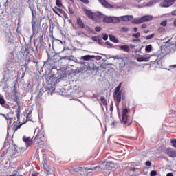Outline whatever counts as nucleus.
<instances>
[{"instance_id":"nucleus-27","label":"nucleus","mask_w":176,"mask_h":176,"mask_svg":"<svg viewBox=\"0 0 176 176\" xmlns=\"http://www.w3.org/2000/svg\"><path fill=\"white\" fill-rule=\"evenodd\" d=\"M72 58H74V56H65L60 57L59 61H63V60H65V61H71L72 60Z\"/></svg>"},{"instance_id":"nucleus-20","label":"nucleus","mask_w":176,"mask_h":176,"mask_svg":"<svg viewBox=\"0 0 176 176\" xmlns=\"http://www.w3.org/2000/svg\"><path fill=\"white\" fill-rule=\"evenodd\" d=\"M119 49L125 53H129V52H130V47L129 45H120Z\"/></svg>"},{"instance_id":"nucleus-25","label":"nucleus","mask_w":176,"mask_h":176,"mask_svg":"<svg viewBox=\"0 0 176 176\" xmlns=\"http://www.w3.org/2000/svg\"><path fill=\"white\" fill-rule=\"evenodd\" d=\"M80 60H84V61H89V60H91V58H94V55H85L81 56Z\"/></svg>"},{"instance_id":"nucleus-15","label":"nucleus","mask_w":176,"mask_h":176,"mask_svg":"<svg viewBox=\"0 0 176 176\" xmlns=\"http://www.w3.org/2000/svg\"><path fill=\"white\" fill-rule=\"evenodd\" d=\"M98 167V166H91V167H85V170L88 173V174H91V173H94V171H101V170L96 169Z\"/></svg>"},{"instance_id":"nucleus-51","label":"nucleus","mask_w":176,"mask_h":176,"mask_svg":"<svg viewBox=\"0 0 176 176\" xmlns=\"http://www.w3.org/2000/svg\"><path fill=\"white\" fill-rule=\"evenodd\" d=\"M68 9L69 14H74L75 13V11H74V10L71 8V7H68Z\"/></svg>"},{"instance_id":"nucleus-52","label":"nucleus","mask_w":176,"mask_h":176,"mask_svg":"<svg viewBox=\"0 0 176 176\" xmlns=\"http://www.w3.org/2000/svg\"><path fill=\"white\" fill-rule=\"evenodd\" d=\"M171 144L174 148H176V139H173L171 140Z\"/></svg>"},{"instance_id":"nucleus-12","label":"nucleus","mask_w":176,"mask_h":176,"mask_svg":"<svg viewBox=\"0 0 176 176\" xmlns=\"http://www.w3.org/2000/svg\"><path fill=\"white\" fill-rule=\"evenodd\" d=\"M165 153L169 156V157H176V150L171 148H168L165 150Z\"/></svg>"},{"instance_id":"nucleus-32","label":"nucleus","mask_w":176,"mask_h":176,"mask_svg":"<svg viewBox=\"0 0 176 176\" xmlns=\"http://www.w3.org/2000/svg\"><path fill=\"white\" fill-rule=\"evenodd\" d=\"M152 49H153V47H152V45L150 44L146 45L145 47L146 53H151L152 52Z\"/></svg>"},{"instance_id":"nucleus-30","label":"nucleus","mask_w":176,"mask_h":176,"mask_svg":"<svg viewBox=\"0 0 176 176\" xmlns=\"http://www.w3.org/2000/svg\"><path fill=\"white\" fill-rule=\"evenodd\" d=\"M155 56H157V58L155 60V63H157L158 65H160V64H162V58H163V57L162 56V55L157 54H155Z\"/></svg>"},{"instance_id":"nucleus-47","label":"nucleus","mask_w":176,"mask_h":176,"mask_svg":"<svg viewBox=\"0 0 176 176\" xmlns=\"http://www.w3.org/2000/svg\"><path fill=\"white\" fill-rule=\"evenodd\" d=\"M151 176H156L157 175V171L156 170H151L150 173Z\"/></svg>"},{"instance_id":"nucleus-13","label":"nucleus","mask_w":176,"mask_h":176,"mask_svg":"<svg viewBox=\"0 0 176 176\" xmlns=\"http://www.w3.org/2000/svg\"><path fill=\"white\" fill-rule=\"evenodd\" d=\"M171 5H174V0H164V1L160 3V7L168 8L171 6Z\"/></svg>"},{"instance_id":"nucleus-36","label":"nucleus","mask_w":176,"mask_h":176,"mask_svg":"<svg viewBox=\"0 0 176 176\" xmlns=\"http://www.w3.org/2000/svg\"><path fill=\"white\" fill-rule=\"evenodd\" d=\"M14 102H16L17 105H20V98L19 97V95H14Z\"/></svg>"},{"instance_id":"nucleus-50","label":"nucleus","mask_w":176,"mask_h":176,"mask_svg":"<svg viewBox=\"0 0 176 176\" xmlns=\"http://www.w3.org/2000/svg\"><path fill=\"white\" fill-rule=\"evenodd\" d=\"M89 69L92 71H98V67L97 66H93V67H89Z\"/></svg>"},{"instance_id":"nucleus-54","label":"nucleus","mask_w":176,"mask_h":176,"mask_svg":"<svg viewBox=\"0 0 176 176\" xmlns=\"http://www.w3.org/2000/svg\"><path fill=\"white\" fill-rule=\"evenodd\" d=\"M98 44L100 45L101 46H102V45H104V41H102V38H99V39L98 40Z\"/></svg>"},{"instance_id":"nucleus-31","label":"nucleus","mask_w":176,"mask_h":176,"mask_svg":"<svg viewBox=\"0 0 176 176\" xmlns=\"http://www.w3.org/2000/svg\"><path fill=\"white\" fill-rule=\"evenodd\" d=\"M25 123H27V122H22L21 124L17 125V124H15L13 127V130L14 131H17L19 130V129H21V126H23V124H25Z\"/></svg>"},{"instance_id":"nucleus-43","label":"nucleus","mask_w":176,"mask_h":176,"mask_svg":"<svg viewBox=\"0 0 176 176\" xmlns=\"http://www.w3.org/2000/svg\"><path fill=\"white\" fill-rule=\"evenodd\" d=\"M155 36V33H153L148 36H146L145 37V38L147 40V41H149V39H152V38H153Z\"/></svg>"},{"instance_id":"nucleus-19","label":"nucleus","mask_w":176,"mask_h":176,"mask_svg":"<svg viewBox=\"0 0 176 176\" xmlns=\"http://www.w3.org/2000/svg\"><path fill=\"white\" fill-rule=\"evenodd\" d=\"M23 141L24 142H25V146L26 148H30V146H31L32 142L31 141V138H27L25 136L23 137Z\"/></svg>"},{"instance_id":"nucleus-26","label":"nucleus","mask_w":176,"mask_h":176,"mask_svg":"<svg viewBox=\"0 0 176 176\" xmlns=\"http://www.w3.org/2000/svg\"><path fill=\"white\" fill-rule=\"evenodd\" d=\"M109 40L114 43H119V39L116 38L113 34L109 35Z\"/></svg>"},{"instance_id":"nucleus-55","label":"nucleus","mask_w":176,"mask_h":176,"mask_svg":"<svg viewBox=\"0 0 176 176\" xmlns=\"http://www.w3.org/2000/svg\"><path fill=\"white\" fill-rule=\"evenodd\" d=\"M122 31H123V32H127V31H129V28L124 26L122 28Z\"/></svg>"},{"instance_id":"nucleus-7","label":"nucleus","mask_w":176,"mask_h":176,"mask_svg":"<svg viewBox=\"0 0 176 176\" xmlns=\"http://www.w3.org/2000/svg\"><path fill=\"white\" fill-rule=\"evenodd\" d=\"M31 63V58H28V60L25 61V64L22 65V76L21 79H23V78L25 76V74H28L30 72V67L28 65Z\"/></svg>"},{"instance_id":"nucleus-63","label":"nucleus","mask_w":176,"mask_h":176,"mask_svg":"<svg viewBox=\"0 0 176 176\" xmlns=\"http://www.w3.org/2000/svg\"><path fill=\"white\" fill-rule=\"evenodd\" d=\"M145 164L146 166H150L152 165V162H151V161H146Z\"/></svg>"},{"instance_id":"nucleus-42","label":"nucleus","mask_w":176,"mask_h":176,"mask_svg":"<svg viewBox=\"0 0 176 176\" xmlns=\"http://www.w3.org/2000/svg\"><path fill=\"white\" fill-rule=\"evenodd\" d=\"M0 105H5V98L0 96Z\"/></svg>"},{"instance_id":"nucleus-24","label":"nucleus","mask_w":176,"mask_h":176,"mask_svg":"<svg viewBox=\"0 0 176 176\" xmlns=\"http://www.w3.org/2000/svg\"><path fill=\"white\" fill-rule=\"evenodd\" d=\"M29 58L31 59L30 63H34V64H36L35 67H36L37 68L39 67V60H38V58H33L32 59V55L30 54L29 56Z\"/></svg>"},{"instance_id":"nucleus-10","label":"nucleus","mask_w":176,"mask_h":176,"mask_svg":"<svg viewBox=\"0 0 176 176\" xmlns=\"http://www.w3.org/2000/svg\"><path fill=\"white\" fill-rule=\"evenodd\" d=\"M43 167L47 171V174H53V169L47 166V160L45 159V155H43Z\"/></svg>"},{"instance_id":"nucleus-61","label":"nucleus","mask_w":176,"mask_h":176,"mask_svg":"<svg viewBox=\"0 0 176 176\" xmlns=\"http://www.w3.org/2000/svg\"><path fill=\"white\" fill-rule=\"evenodd\" d=\"M144 47V46H142L140 48L137 49L135 50V53H141V50H142V48Z\"/></svg>"},{"instance_id":"nucleus-48","label":"nucleus","mask_w":176,"mask_h":176,"mask_svg":"<svg viewBox=\"0 0 176 176\" xmlns=\"http://www.w3.org/2000/svg\"><path fill=\"white\" fill-rule=\"evenodd\" d=\"M160 25H162V27H166V25H167V20H164L161 22Z\"/></svg>"},{"instance_id":"nucleus-44","label":"nucleus","mask_w":176,"mask_h":176,"mask_svg":"<svg viewBox=\"0 0 176 176\" xmlns=\"http://www.w3.org/2000/svg\"><path fill=\"white\" fill-rule=\"evenodd\" d=\"M109 58H114V60H123V58L120 57L119 56H112Z\"/></svg>"},{"instance_id":"nucleus-1","label":"nucleus","mask_w":176,"mask_h":176,"mask_svg":"<svg viewBox=\"0 0 176 176\" xmlns=\"http://www.w3.org/2000/svg\"><path fill=\"white\" fill-rule=\"evenodd\" d=\"M83 12L87 15L88 19H91V20H94V21H96L97 19H99L100 20L103 19V23H107V24H111V23H113V24H118V23H120V17L108 16L100 11L93 12L90 10L83 8Z\"/></svg>"},{"instance_id":"nucleus-9","label":"nucleus","mask_w":176,"mask_h":176,"mask_svg":"<svg viewBox=\"0 0 176 176\" xmlns=\"http://www.w3.org/2000/svg\"><path fill=\"white\" fill-rule=\"evenodd\" d=\"M6 42L8 46L14 45L13 38L12 37V33L10 32V29H8L7 32H6Z\"/></svg>"},{"instance_id":"nucleus-40","label":"nucleus","mask_w":176,"mask_h":176,"mask_svg":"<svg viewBox=\"0 0 176 176\" xmlns=\"http://www.w3.org/2000/svg\"><path fill=\"white\" fill-rule=\"evenodd\" d=\"M56 6H58V8H62L63 3L61 2L60 0H56Z\"/></svg>"},{"instance_id":"nucleus-41","label":"nucleus","mask_w":176,"mask_h":176,"mask_svg":"<svg viewBox=\"0 0 176 176\" xmlns=\"http://www.w3.org/2000/svg\"><path fill=\"white\" fill-rule=\"evenodd\" d=\"M102 38L103 41H108V34L107 33L102 34Z\"/></svg>"},{"instance_id":"nucleus-28","label":"nucleus","mask_w":176,"mask_h":176,"mask_svg":"<svg viewBox=\"0 0 176 176\" xmlns=\"http://www.w3.org/2000/svg\"><path fill=\"white\" fill-rule=\"evenodd\" d=\"M43 40H38V45L36 47V50H41L43 47Z\"/></svg>"},{"instance_id":"nucleus-22","label":"nucleus","mask_w":176,"mask_h":176,"mask_svg":"<svg viewBox=\"0 0 176 176\" xmlns=\"http://www.w3.org/2000/svg\"><path fill=\"white\" fill-rule=\"evenodd\" d=\"M149 58H151V56H148V57L140 56V57H138L136 60L139 63H144V62L149 61Z\"/></svg>"},{"instance_id":"nucleus-62","label":"nucleus","mask_w":176,"mask_h":176,"mask_svg":"<svg viewBox=\"0 0 176 176\" xmlns=\"http://www.w3.org/2000/svg\"><path fill=\"white\" fill-rule=\"evenodd\" d=\"M105 45H107V46H113V44L109 41H106Z\"/></svg>"},{"instance_id":"nucleus-49","label":"nucleus","mask_w":176,"mask_h":176,"mask_svg":"<svg viewBox=\"0 0 176 176\" xmlns=\"http://www.w3.org/2000/svg\"><path fill=\"white\" fill-rule=\"evenodd\" d=\"M149 169V167H146L144 170H143V173L144 174V175H148V170Z\"/></svg>"},{"instance_id":"nucleus-33","label":"nucleus","mask_w":176,"mask_h":176,"mask_svg":"<svg viewBox=\"0 0 176 176\" xmlns=\"http://www.w3.org/2000/svg\"><path fill=\"white\" fill-rule=\"evenodd\" d=\"M20 105H18V108L16 109V118H17V120L18 122H19L20 123Z\"/></svg>"},{"instance_id":"nucleus-8","label":"nucleus","mask_w":176,"mask_h":176,"mask_svg":"<svg viewBox=\"0 0 176 176\" xmlns=\"http://www.w3.org/2000/svg\"><path fill=\"white\" fill-rule=\"evenodd\" d=\"M100 3L106 9H119V6L117 5L111 4L107 1V0H98Z\"/></svg>"},{"instance_id":"nucleus-46","label":"nucleus","mask_w":176,"mask_h":176,"mask_svg":"<svg viewBox=\"0 0 176 176\" xmlns=\"http://www.w3.org/2000/svg\"><path fill=\"white\" fill-rule=\"evenodd\" d=\"M32 19H36V10H32Z\"/></svg>"},{"instance_id":"nucleus-60","label":"nucleus","mask_w":176,"mask_h":176,"mask_svg":"<svg viewBox=\"0 0 176 176\" xmlns=\"http://www.w3.org/2000/svg\"><path fill=\"white\" fill-rule=\"evenodd\" d=\"M80 1L82 3H85V5H88V3H89V0H80Z\"/></svg>"},{"instance_id":"nucleus-17","label":"nucleus","mask_w":176,"mask_h":176,"mask_svg":"<svg viewBox=\"0 0 176 176\" xmlns=\"http://www.w3.org/2000/svg\"><path fill=\"white\" fill-rule=\"evenodd\" d=\"M113 97L115 100L117 101V104H120L122 101V91L116 94L114 93Z\"/></svg>"},{"instance_id":"nucleus-16","label":"nucleus","mask_w":176,"mask_h":176,"mask_svg":"<svg viewBox=\"0 0 176 176\" xmlns=\"http://www.w3.org/2000/svg\"><path fill=\"white\" fill-rule=\"evenodd\" d=\"M25 52H26V53L28 54H29L31 52H32V53H35V49H34V47H32L31 43H28L25 45Z\"/></svg>"},{"instance_id":"nucleus-4","label":"nucleus","mask_w":176,"mask_h":176,"mask_svg":"<svg viewBox=\"0 0 176 176\" xmlns=\"http://www.w3.org/2000/svg\"><path fill=\"white\" fill-rule=\"evenodd\" d=\"M153 19L152 15H144L140 18H135L132 21L133 24H141L142 23H146V21H151Z\"/></svg>"},{"instance_id":"nucleus-5","label":"nucleus","mask_w":176,"mask_h":176,"mask_svg":"<svg viewBox=\"0 0 176 176\" xmlns=\"http://www.w3.org/2000/svg\"><path fill=\"white\" fill-rule=\"evenodd\" d=\"M162 50H164L165 54H170L176 52V47L174 45H170V40L165 43V45L162 47Z\"/></svg>"},{"instance_id":"nucleus-3","label":"nucleus","mask_w":176,"mask_h":176,"mask_svg":"<svg viewBox=\"0 0 176 176\" xmlns=\"http://www.w3.org/2000/svg\"><path fill=\"white\" fill-rule=\"evenodd\" d=\"M129 112V111L127 108L122 109L121 123L124 124V126H130L133 123V119H129V117H127Z\"/></svg>"},{"instance_id":"nucleus-34","label":"nucleus","mask_w":176,"mask_h":176,"mask_svg":"<svg viewBox=\"0 0 176 176\" xmlns=\"http://www.w3.org/2000/svg\"><path fill=\"white\" fill-rule=\"evenodd\" d=\"M100 100H101V102L102 103V104L104 107H107L108 105V102H107V99H105V97L101 96L100 97Z\"/></svg>"},{"instance_id":"nucleus-53","label":"nucleus","mask_w":176,"mask_h":176,"mask_svg":"<svg viewBox=\"0 0 176 176\" xmlns=\"http://www.w3.org/2000/svg\"><path fill=\"white\" fill-rule=\"evenodd\" d=\"M113 101H111L110 104V112H113Z\"/></svg>"},{"instance_id":"nucleus-23","label":"nucleus","mask_w":176,"mask_h":176,"mask_svg":"<svg viewBox=\"0 0 176 176\" xmlns=\"http://www.w3.org/2000/svg\"><path fill=\"white\" fill-rule=\"evenodd\" d=\"M77 25L80 27V28H85L86 25H85V23H83V21H82L81 18H78L76 21Z\"/></svg>"},{"instance_id":"nucleus-45","label":"nucleus","mask_w":176,"mask_h":176,"mask_svg":"<svg viewBox=\"0 0 176 176\" xmlns=\"http://www.w3.org/2000/svg\"><path fill=\"white\" fill-rule=\"evenodd\" d=\"M132 36H133V38H140V36H141V33H140V32L133 33V34H132Z\"/></svg>"},{"instance_id":"nucleus-11","label":"nucleus","mask_w":176,"mask_h":176,"mask_svg":"<svg viewBox=\"0 0 176 176\" xmlns=\"http://www.w3.org/2000/svg\"><path fill=\"white\" fill-rule=\"evenodd\" d=\"M33 141L34 142H37V144H41V142H43L45 141V136L39 134V131L37 132V135L35 136V138H32Z\"/></svg>"},{"instance_id":"nucleus-56","label":"nucleus","mask_w":176,"mask_h":176,"mask_svg":"<svg viewBox=\"0 0 176 176\" xmlns=\"http://www.w3.org/2000/svg\"><path fill=\"white\" fill-rule=\"evenodd\" d=\"M99 38H99V37H97V36H92V37H91L92 41H94V42L98 41V39H99Z\"/></svg>"},{"instance_id":"nucleus-37","label":"nucleus","mask_w":176,"mask_h":176,"mask_svg":"<svg viewBox=\"0 0 176 176\" xmlns=\"http://www.w3.org/2000/svg\"><path fill=\"white\" fill-rule=\"evenodd\" d=\"M85 30L87 31V32H89V34L94 33V30L91 29V28H90L89 25L85 26Z\"/></svg>"},{"instance_id":"nucleus-64","label":"nucleus","mask_w":176,"mask_h":176,"mask_svg":"<svg viewBox=\"0 0 176 176\" xmlns=\"http://www.w3.org/2000/svg\"><path fill=\"white\" fill-rule=\"evenodd\" d=\"M133 42H141V39L136 38L135 39L133 40Z\"/></svg>"},{"instance_id":"nucleus-14","label":"nucleus","mask_w":176,"mask_h":176,"mask_svg":"<svg viewBox=\"0 0 176 176\" xmlns=\"http://www.w3.org/2000/svg\"><path fill=\"white\" fill-rule=\"evenodd\" d=\"M120 17V21H130V20H133L134 19V16L133 15H124L121 16H117Z\"/></svg>"},{"instance_id":"nucleus-38","label":"nucleus","mask_w":176,"mask_h":176,"mask_svg":"<svg viewBox=\"0 0 176 176\" xmlns=\"http://www.w3.org/2000/svg\"><path fill=\"white\" fill-rule=\"evenodd\" d=\"M8 58L9 61H12V60H14V54H13V52H10L8 54Z\"/></svg>"},{"instance_id":"nucleus-58","label":"nucleus","mask_w":176,"mask_h":176,"mask_svg":"<svg viewBox=\"0 0 176 176\" xmlns=\"http://www.w3.org/2000/svg\"><path fill=\"white\" fill-rule=\"evenodd\" d=\"M96 60H100L102 58V56H94V58Z\"/></svg>"},{"instance_id":"nucleus-29","label":"nucleus","mask_w":176,"mask_h":176,"mask_svg":"<svg viewBox=\"0 0 176 176\" xmlns=\"http://www.w3.org/2000/svg\"><path fill=\"white\" fill-rule=\"evenodd\" d=\"M156 4V1L155 0H151L148 3H144L143 6L152 7Z\"/></svg>"},{"instance_id":"nucleus-6","label":"nucleus","mask_w":176,"mask_h":176,"mask_svg":"<svg viewBox=\"0 0 176 176\" xmlns=\"http://www.w3.org/2000/svg\"><path fill=\"white\" fill-rule=\"evenodd\" d=\"M12 146L13 148L11 157L12 159H15V157H19V156H20V155L24 152V150H23V148H19L15 144H12Z\"/></svg>"},{"instance_id":"nucleus-2","label":"nucleus","mask_w":176,"mask_h":176,"mask_svg":"<svg viewBox=\"0 0 176 176\" xmlns=\"http://www.w3.org/2000/svg\"><path fill=\"white\" fill-rule=\"evenodd\" d=\"M118 164H115L112 161H108L107 160H106L100 163L99 165H98V167L96 168V170H100V171H102V170L112 171L113 170H116Z\"/></svg>"},{"instance_id":"nucleus-59","label":"nucleus","mask_w":176,"mask_h":176,"mask_svg":"<svg viewBox=\"0 0 176 176\" xmlns=\"http://www.w3.org/2000/svg\"><path fill=\"white\" fill-rule=\"evenodd\" d=\"M61 14H63V17L65 19H68V14H66L65 11H63Z\"/></svg>"},{"instance_id":"nucleus-21","label":"nucleus","mask_w":176,"mask_h":176,"mask_svg":"<svg viewBox=\"0 0 176 176\" xmlns=\"http://www.w3.org/2000/svg\"><path fill=\"white\" fill-rule=\"evenodd\" d=\"M32 28L33 34H35V31H36V28H38V23L36 22V19H32Z\"/></svg>"},{"instance_id":"nucleus-35","label":"nucleus","mask_w":176,"mask_h":176,"mask_svg":"<svg viewBox=\"0 0 176 176\" xmlns=\"http://www.w3.org/2000/svg\"><path fill=\"white\" fill-rule=\"evenodd\" d=\"M120 87H122V82H120V84L116 87L114 93L116 94V93H120Z\"/></svg>"},{"instance_id":"nucleus-57","label":"nucleus","mask_w":176,"mask_h":176,"mask_svg":"<svg viewBox=\"0 0 176 176\" xmlns=\"http://www.w3.org/2000/svg\"><path fill=\"white\" fill-rule=\"evenodd\" d=\"M95 31H96V32H100V31H101V27L100 26H96L95 28Z\"/></svg>"},{"instance_id":"nucleus-18","label":"nucleus","mask_w":176,"mask_h":176,"mask_svg":"<svg viewBox=\"0 0 176 176\" xmlns=\"http://www.w3.org/2000/svg\"><path fill=\"white\" fill-rule=\"evenodd\" d=\"M52 10H53L54 13H55V14H57V16H58L59 17H62L61 14L64 12V10H63V9L59 8L57 6H55L54 8H52Z\"/></svg>"},{"instance_id":"nucleus-39","label":"nucleus","mask_w":176,"mask_h":176,"mask_svg":"<svg viewBox=\"0 0 176 176\" xmlns=\"http://www.w3.org/2000/svg\"><path fill=\"white\" fill-rule=\"evenodd\" d=\"M158 32L160 34H163L164 32H166V29L163 27H160L157 30Z\"/></svg>"}]
</instances>
